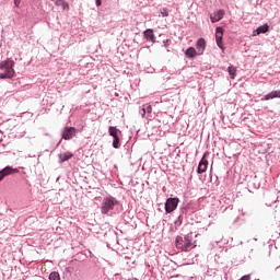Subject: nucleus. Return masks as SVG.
Here are the masks:
<instances>
[{
	"label": "nucleus",
	"instance_id": "bb28decb",
	"mask_svg": "<svg viewBox=\"0 0 280 280\" xmlns=\"http://www.w3.org/2000/svg\"><path fill=\"white\" fill-rule=\"evenodd\" d=\"M163 43L165 46H167V44L170 43V39H165Z\"/></svg>",
	"mask_w": 280,
	"mask_h": 280
},
{
	"label": "nucleus",
	"instance_id": "2eb2a0df",
	"mask_svg": "<svg viewBox=\"0 0 280 280\" xmlns=\"http://www.w3.org/2000/svg\"><path fill=\"white\" fill-rule=\"evenodd\" d=\"M58 156H59V163H65L66 161H70V159H73V153L67 151V152L60 153Z\"/></svg>",
	"mask_w": 280,
	"mask_h": 280
},
{
	"label": "nucleus",
	"instance_id": "6e6552de",
	"mask_svg": "<svg viewBox=\"0 0 280 280\" xmlns=\"http://www.w3.org/2000/svg\"><path fill=\"white\" fill-rule=\"evenodd\" d=\"M12 174H19V168H12V166H7L0 171V180L4 179L5 176H12Z\"/></svg>",
	"mask_w": 280,
	"mask_h": 280
},
{
	"label": "nucleus",
	"instance_id": "aec40b11",
	"mask_svg": "<svg viewBox=\"0 0 280 280\" xmlns=\"http://www.w3.org/2000/svg\"><path fill=\"white\" fill-rule=\"evenodd\" d=\"M49 280H60V273L58 272H51L49 275Z\"/></svg>",
	"mask_w": 280,
	"mask_h": 280
},
{
	"label": "nucleus",
	"instance_id": "4be33fe9",
	"mask_svg": "<svg viewBox=\"0 0 280 280\" xmlns=\"http://www.w3.org/2000/svg\"><path fill=\"white\" fill-rule=\"evenodd\" d=\"M14 5L15 8H19V5H21V0H14Z\"/></svg>",
	"mask_w": 280,
	"mask_h": 280
},
{
	"label": "nucleus",
	"instance_id": "4468645a",
	"mask_svg": "<svg viewBox=\"0 0 280 280\" xmlns=\"http://www.w3.org/2000/svg\"><path fill=\"white\" fill-rule=\"evenodd\" d=\"M184 54H185L186 58H189L190 60H194V58H196V56H198V51L194 47H188Z\"/></svg>",
	"mask_w": 280,
	"mask_h": 280
},
{
	"label": "nucleus",
	"instance_id": "5701e85b",
	"mask_svg": "<svg viewBox=\"0 0 280 280\" xmlns=\"http://www.w3.org/2000/svg\"><path fill=\"white\" fill-rule=\"evenodd\" d=\"M95 5L100 8V5H102V0H95Z\"/></svg>",
	"mask_w": 280,
	"mask_h": 280
},
{
	"label": "nucleus",
	"instance_id": "f3484780",
	"mask_svg": "<svg viewBox=\"0 0 280 280\" xmlns=\"http://www.w3.org/2000/svg\"><path fill=\"white\" fill-rule=\"evenodd\" d=\"M228 73H230L232 80H235V75H237V68H235V66L228 67Z\"/></svg>",
	"mask_w": 280,
	"mask_h": 280
},
{
	"label": "nucleus",
	"instance_id": "f8f14e48",
	"mask_svg": "<svg viewBox=\"0 0 280 280\" xmlns=\"http://www.w3.org/2000/svg\"><path fill=\"white\" fill-rule=\"evenodd\" d=\"M143 36L147 40H151V43H156V37L154 36V31L152 28H148L143 32Z\"/></svg>",
	"mask_w": 280,
	"mask_h": 280
},
{
	"label": "nucleus",
	"instance_id": "1a4fd4ad",
	"mask_svg": "<svg viewBox=\"0 0 280 280\" xmlns=\"http://www.w3.org/2000/svg\"><path fill=\"white\" fill-rule=\"evenodd\" d=\"M222 36H224V31L222 30V27H217L215 30V40H217V45L220 49H222V51H224V44L222 43Z\"/></svg>",
	"mask_w": 280,
	"mask_h": 280
},
{
	"label": "nucleus",
	"instance_id": "dca6fc26",
	"mask_svg": "<svg viewBox=\"0 0 280 280\" xmlns=\"http://www.w3.org/2000/svg\"><path fill=\"white\" fill-rule=\"evenodd\" d=\"M270 26L268 24H264L259 26L256 31H254V36H259V34H266L269 32Z\"/></svg>",
	"mask_w": 280,
	"mask_h": 280
},
{
	"label": "nucleus",
	"instance_id": "a211bd4d",
	"mask_svg": "<svg viewBox=\"0 0 280 280\" xmlns=\"http://www.w3.org/2000/svg\"><path fill=\"white\" fill-rule=\"evenodd\" d=\"M275 98H277V94L275 91H272L269 94H266L264 98H261V102H268V100H275Z\"/></svg>",
	"mask_w": 280,
	"mask_h": 280
},
{
	"label": "nucleus",
	"instance_id": "9d476101",
	"mask_svg": "<svg viewBox=\"0 0 280 280\" xmlns=\"http://www.w3.org/2000/svg\"><path fill=\"white\" fill-rule=\"evenodd\" d=\"M206 49H207V40H205V38L201 37L196 42V50L198 56H202Z\"/></svg>",
	"mask_w": 280,
	"mask_h": 280
},
{
	"label": "nucleus",
	"instance_id": "7ed1b4c3",
	"mask_svg": "<svg viewBox=\"0 0 280 280\" xmlns=\"http://www.w3.org/2000/svg\"><path fill=\"white\" fill-rule=\"evenodd\" d=\"M78 135V129L75 127H65L61 131V139L65 141H71Z\"/></svg>",
	"mask_w": 280,
	"mask_h": 280
},
{
	"label": "nucleus",
	"instance_id": "f257e3e1",
	"mask_svg": "<svg viewBox=\"0 0 280 280\" xmlns=\"http://www.w3.org/2000/svg\"><path fill=\"white\" fill-rule=\"evenodd\" d=\"M175 246L178 250H182V253H189V250H194L198 245L190 233L184 236H177L175 240Z\"/></svg>",
	"mask_w": 280,
	"mask_h": 280
},
{
	"label": "nucleus",
	"instance_id": "20e7f679",
	"mask_svg": "<svg viewBox=\"0 0 280 280\" xmlns=\"http://www.w3.org/2000/svg\"><path fill=\"white\" fill-rule=\"evenodd\" d=\"M119 129H117V127H113V126H109L108 128V133H109V137H113V148H115V150H118L119 148Z\"/></svg>",
	"mask_w": 280,
	"mask_h": 280
},
{
	"label": "nucleus",
	"instance_id": "9b49d317",
	"mask_svg": "<svg viewBox=\"0 0 280 280\" xmlns=\"http://www.w3.org/2000/svg\"><path fill=\"white\" fill-rule=\"evenodd\" d=\"M222 19H224V10H219L210 14L211 23H218V21H222Z\"/></svg>",
	"mask_w": 280,
	"mask_h": 280
},
{
	"label": "nucleus",
	"instance_id": "a878e982",
	"mask_svg": "<svg viewBox=\"0 0 280 280\" xmlns=\"http://www.w3.org/2000/svg\"><path fill=\"white\" fill-rule=\"evenodd\" d=\"M141 115L144 116L145 115V108L141 109Z\"/></svg>",
	"mask_w": 280,
	"mask_h": 280
},
{
	"label": "nucleus",
	"instance_id": "423d86ee",
	"mask_svg": "<svg viewBox=\"0 0 280 280\" xmlns=\"http://www.w3.org/2000/svg\"><path fill=\"white\" fill-rule=\"evenodd\" d=\"M0 69L4 71V73H10L14 77V61L13 60H5L0 62Z\"/></svg>",
	"mask_w": 280,
	"mask_h": 280
},
{
	"label": "nucleus",
	"instance_id": "b1692460",
	"mask_svg": "<svg viewBox=\"0 0 280 280\" xmlns=\"http://www.w3.org/2000/svg\"><path fill=\"white\" fill-rule=\"evenodd\" d=\"M147 113H152V106L149 105V106L147 107Z\"/></svg>",
	"mask_w": 280,
	"mask_h": 280
},
{
	"label": "nucleus",
	"instance_id": "6ab92c4d",
	"mask_svg": "<svg viewBox=\"0 0 280 280\" xmlns=\"http://www.w3.org/2000/svg\"><path fill=\"white\" fill-rule=\"evenodd\" d=\"M12 78H14V77H12V72H1L0 73V80H10V79H12Z\"/></svg>",
	"mask_w": 280,
	"mask_h": 280
},
{
	"label": "nucleus",
	"instance_id": "412c9836",
	"mask_svg": "<svg viewBox=\"0 0 280 280\" xmlns=\"http://www.w3.org/2000/svg\"><path fill=\"white\" fill-rule=\"evenodd\" d=\"M161 14H162V16H170V11H167V9L164 8L161 10Z\"/></svg>",
	"mask_w": 280,
	"mask_h": 280
},
{
	"label": "nucleus",
	"instance_id": "ddd939ff",
	"mask_svg": "<svg viewBox=\"0 0 280 280\" xmlns=\"http://www.w3.org/2000/svg\"><path fill=\"white\" fill-rule=\"evenodd\" d=\"M50 1H52V3H55V5H57V8H61V10L69 11V2H67L65 0H50Z\"/></svg>",
	"mask_w": 280,
	"mask_h": 280
},
{
	"label": "nucleus",
	"instance_id": "f03ea898",
	"mask_svg": "<svg viewBox=\"0 0 280 280\" xmlns=\"http://www.w3.org/2000/svg\"><path fill=\"white\" fill-rule=\"evenodd\" d=\"M117 200L114 197H106L103 199V202L101 203V213L104 215L110 213L115 209V206L117 205Z\"/></svg>",
	"mask_w": 280,
	"mask_h": 280
},
{
	"label": "nucleus",
	"instance_id": "0eeeda50",
	"mask_svg": "<svg viewBox=\"0 0 280 280\" xmlns=\"http://www.w3.org/2000/svg\"><path fill=\"white\" fill-rule=\"evenodd\" d=\"M209 153H205L202 159L199 162L198 168H197V174H205L207 172V167L209 165V161L207 160V156Z\"/></svg>",
	"mask_w": 280,
	"mask_h": 280
},
{
	"label": "nucleus",
	"instance_id": "393cba45",
	"mask_svg": "<svg viewBox=\"0 0 280 280\" xmlns=\"http://www.w3.org/2000/svg\"><path fill=\"white\" fill-rule=\"evenodd\" d=\"M275 93H276V97H279V98H280V90L275 91Z\"/></svg>",
	"mask_w": 280,
	"mask_h": 280
},
{
	"label": "nucleus",
	"instance_id": "39448f33",
	"mask_svg": "<svg viewBox=\"0 0 280 280\" xmlns=\"http://www.w3.org/2000/svg\"><path fill=\"white\" fill-rule=\"evenodd\" d=\"M178 202H180V200L178 198H168L165 202L166 213H172V212L176 211V209L178 207Z\"/></svg>",
	"mask_w": 280,
	"mask_h": 280
}]
</instances>
